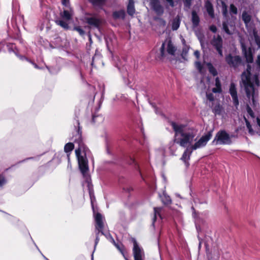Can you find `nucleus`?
I'll return each mask as SVG.
<instances>
[{
    "instance_id": "nucleus-1",
    "label": "nucleus",
    "mask_w": 260,
    "mask_h": 260,
    "mask_svg": "<svg viewBox=\"0 0 260 260\" xmlns=\"http://www.w3.org/2000/svg\"><path fill=\"white\" fill-rule=\"evenodd\" d=\"M174 133V140L169 144L170 153L172 155H175L177 149L176 144L186 147L197 140L198 130L192 126L179 122L170 121Z\"/></svg>"
},
{
    "instance_id": "nucleus-2",
    "label": "nucleus",
    "mask_w": 260,
    "mask_h": 260,
    "mask_svg": "<svg viewBox=\"0 0 260 260\" xmlns=\"http://www.w3.org/2000/svg\"><path fill=\"white\" fill-rule=\"evenodd\" d=\"M248 66V68H249ZM242 83L244 85L247 98L251 99L252 106L255 110L258 108V104L257 101V93L254 88V85H259L260 74H256L252 79L250 78V71L247 69L246 72L242 73L241 76Z\"/></svg>"
},
{
    "instance_id": "nucleus-3",
    "label": "nucleus",
    "mask_w": 260,
    "mask_h": 260,
    "mask_svg": "<svg viewBox=\"0 0 260 260\" xmlns=\"http://www.w3.org/2000/svg\"><path fill=\"white\" fill-rule=\"evenodd\" d=\"M77 137L78 138L74 141L75 143L78 144V148L75 150V153L78 158L81 172L85 176L88 170V161L86 157L88 149L83 143L81 135L78 134Z\"/></svg>"
},
{
    "instance_id": "nucleus-4",
    "label": "nucleus",
    "mask_w": 260,
    "mask_h": 260,
    "mask_svg": "<svg viewBox=\"0 0 260 260\" xmlns=\"http://www.w3.org/2000/svg\"><path fill=\"white\" fill-rule=\"evenodd\" d=\"M212 136V132H209L206 134L202 136L198 140L195 141L194 142H196L194 144L192 143L188 145L186 147V148L183 152L181 159L185 164H187V161L190 159L192 151L205 147L208 142L211 139Z\"/></svg>"
},
{
    "instance_id": "nucleus-5",
    "label": "nucleus",
    "mask_w": 260,
    "mask_h": 260,
    "mask_svg": "<svg viewBox=\"0 0 260 260\" xmlns=\"http://www.w3.org/2000/svg\"><path fill=\"white\" fill-rule=\"evenodd\" d=\"M247 112L253 119V128H252V126L250 125L249 122L245 118L246 126L248 129L249 133L251 135H254L255 133H257L260 135V118L257 117L255 119H254L253 112L248 105H247Z\"/></svg>"
},
{
    "instance_id": "nucleus-6",
    "label": "nucleus",
    "mask_w": 260,
    "mask_h": 260,
    "mask_svg": "<svg viewBox=\"0 0 260 260\" xmlns=\"http://www.w3.org/2000/svg\"><path fill=\"white\" fill-rule=\"evenodd\" d=\"M74 14L73 11L71 8L70 10H64L60 13V18L55 20V22L58 25L65 29L69 28L68 21L72 19Z\"/></svg>"
},
{
    "instance_id": "nucleus-7",
    "label": "nucleus",
    "mask_w": 260,
    "mask_h": 260,
    "mask_svg": "<svg viewBox=\"0 0 260 260\" xmlns=\"http://www.w3.org/2000/svg\"><path fill=\"white\" fill-rule=\"evenodd\" d=\"M131 241L133 243V253L135 260H144L145 258V254L143 249L138 244L136 240L131 238ZM125 260H128L125 257Z\"/></svg>"
},
{
    "instance_id": "nucleus-8",
    "label": "nucleus",
    "mask_w": 260,
    "mask_h": 260,
    "mask_svg": "<svg viewBox=\"0 0 260 260\" xmlns=\"http://www.w3.org/2000/svg\"><path fill=\"white\" fill-rule=\"evenodd\" d=\"M176 48L173 45L171 41L162 43L160 48V54L162 57L167 56V54L174 55Z\"/></svg>"
},
{
    "instance_id": "nucleus-9",
    "label": "nucleus",
    "mask_w": 260,
    "mask_h": 260,
    "mask_svg": "<svg viewBox=\"0 0 260 260\" xmlns=\"http://www.w3.org/2000/svg\"><path fill=\"white\" fill-rule=\"evenodd\" d=\"M232 136H230L225 131L222 130L219 131L214 139L217 143L220 144H230L232 143L231 138Z\"/></svg>"
},
{
    "instance_id": "nucleus-10",
    "label": "nucleus",
    "mask_w": 260,
    "mask_h": 260,
    "mask_svg": "<svg viewBox=\"0 0 260 260\" xmlns=\"http://www.w3.org/2000/svg\"><path fill=\"white\" fill-rule=\"evenodd\" d=\"M211 44L216 50L220 56H223L222 53V39L219 35L214 36L211 41Z\"/></svg>"
},
{
    "instance_id": "nucleus-11",
    "label": "nucleus",
    "mask_w": 260,
    "mask_h": 260,
    "mask_svg": "<svg viewBox=\"0 0 260 260\" xmlns=\"http://www.w3.org/2000/svg\"><path fill=\"white\" fill-rule=\"evenodd\" d=\"M225 61L231 67L237 68L242 63L241 58L239 56H232L229 54L225 57Z\"/></svg>"
},
{
    "instance_id": "nucleus-12",
    "label": "nucleus",
    "mask_w": 260,
    "mask_h": 260,
    "mask_svg": "<svg viewBox=\"0 0 260 260\" xmlns=\"http://www.w3.org/2000/svg\"><path fill=\"white\" fill-rule=\"evenodd\" d=\"M95 221V229L99 233L104 235L103 229L104 227V217L99 213L94 214Z\"/></svg>"
},
{
    "instance_id": "nucleus-13",
    "label": "nucleus",
    "mask_w": 260,
    "mask_h": 260,
    "mask_svg": "<svg viewBox=\"0 0 260 260\" xmlns=\"http://www.w3.org/2000/svg\"><path fill=\"white\" fill-rule=\"evenodd\" d=\"M7 47L8 48L9 51L10 52H13L15 54V55L20 59H21L22 60H25L27 61L28 62H29L30 63H31L36 69H41L36 63H35L33 61H31L30 60H29L27 58L25 57L24 56H22V55H19L18 53V51H17V50H16V46H15V45H14V44H9V45H7Z\"/></svg>"
},
{
    "instance_id": "nucleus-14",
    "label": "nucleus",
    "mask_w": 260,
    "mask_h": 260,
    "mask_svg": "<svg viewBox=\"0 0 260 260\" xmlns=\"http://www.w3.org/2000/svg\"><path fill=\"white\" fill-rule=\"evenodd\" d=\"M241 45L243 53L244 54L248 62L251 63L253 61V49L251 47H247L244 42L241 41Z\"/></svg>"
},
{
    "instance_id": "nucleus-15",
    "label": "nucleus",
    "mask_w": 260,
    "mask_h": 260,
    "mask_svg": "<svg viewBox=\"0 0 260 260\" xmlns=\"http://www.w3.org/2000/svg\"><path fill=\"white\" fill-rule=\"evenodd\" d=\"M225 20L222 22V30L228 35L233 34L235 26L234 22L230 21L229 18H225Z\"/></svg>"
},
{
    "instance_id": "nucleus-16",
    "label": "nucleus",
    "mask_w": 260,
    "mask_h": 260,
    "mask_svg": "<svg viewBox=\"0 0 260 260\" xmlns=\"http://www.w3.org/2000/svg\"><path fill=\"white\" fill-rule=\"evenodd\" d=\"M150 5L157 15H161L163 14L164 8L160 5L159 0H151Z\"/></svg>"
},
{
    "instance_id": "nucleus-17",
    "label": "nucleus",
    "mask_w": 260,
    "mask_h": 260,
    "mask_svg": "<svg viewBox=\"0 0 260 260\" xmlns=\"http://www.w3.org/2000/svg\"><path fill=\"white\" fill-rule=\"evenodd\" d=\"M85 19L89 25L96 28H99L102 23V20L95 16L86 17Z\"/></svg>"
},
{
    "instance_id": "nucleus-18",
    "label": "nucleus",
    "mask_w": 260,
    "mask_h": 260,
    "mask_svg": "<svg viewBox=\"0 0 260 260\" xmlns=\"http://www.w3.org/2000/svg\"><path fill=\"white\" fill-rule=\"evenodd\" d=\"M230 93L233 99L234 105L237 107L239 105V101L237 96V92L236 86L234 83H232L230 85Z\"/></svg>"
},
{
    "instance_id": "nucleus-19",
    "label": "nucleus",
    "mask_w": 260,
    "mask_h": 260,
    "mask_svg": "<svg viewBox=\"0 0 260 260\" xmlns=\"http://www.w3.org/2000/svg\"><path fill=\"white\" fill-rule=\"evenodd\" d=\"M211 91L214 93H220L222 92L221 84L218 77L215 80V87L211 89Z\"/></svg>"
},
{
    "instance_id": "nucleus-20",
    "label": "nucleus",
    "mask_w": 260,
    "mask_h": 260,
    "mask_svg": "<svg viewBox=\"0 0 260 260\" xmlns=\"http://www.w3.org/2000/svg\"><path fill=\"white\" fill-rule=\"evenodd\" d=\"M191 21L193 27H197L200 23V18L195 11L191 13Z\"/></svg>"
},
{
    "instance_id": "nucleus-21",
    "label": "nucleus",
    "mask_w": 260,
    "mask_h": 260,
    "mask_svg": "<svg viewBox=\"0 0 260 260\" xmlns=\"http://www.w3.org/2000/svg\"><path fill=\"white\" fill-rule=\"evenodd\" d=\"M180 24V19L179 16L174 18L171 22V27L173 30H177Z\"/></svg>"
},
{
    "instance_id": "nucleus-22",
    "label": "nucleus",
    "mask_w": 260,
    "mask_h": 260,
    "mask_svg": "<svg viewBox=\"0 0 260 260\" xmlns=\"http://www.w3.org/2000/svg\"><path fill=\"white\" fill-rule=\"evenodd\" d=\"M205 8L206 9V10H207L209 15L211 18H214V10H213L212 4L208 1L206 2V4H205Z\"/></svg>"
},
{
    "instance_id": "nucleus-23",
    "label": "nucleus",
    "mask_w": 260,
    "mask_h": 260,
    "mask_svg": "<svg viewBox=\"0 0 260 260\" xmlns=\"http://www.w3.org/2000/svg\"><path fill=\"white\" fill-rule=\"evenodd\" d=\"M125 17V11L123 10L115 11L113 13V17L115 19H123Z\"/></svg>"
},
{
    "instance_id": "nucleus-24",
    "label": "nucleus",
    "mask_w": 260,
    "mask_h": 260,
    "mask_svg": "<svg viewBox=\"0 0 260 260\" xmlns=\"http://www.w3.org/2000/svg\"><path fill=\"white\" fill-rule=\"evenodd\" d=\"M127 11L129 15H133L135 12L134 7V3L133 0H129V3L127 6Z\"/></svg>"
},
{
    "instance_id": "nucleus-25",
    "label": "nucleus",
    "mask_w": 260,
    "mask_h": 260,
    "mask_svg": "<svg viewBox=\"0 0 260 260\" xmlns=\"http://www.w3.org/2000/svg\"><path fill=\"white\" fill-rule=\"evenodd\" d=\"M242 20L244 22L246 26H247L248 24L250 22L251 19V16L248 14L246 11H244L242 15Z\"/></svg>"
},
{
    "instance_id": "nucleus-26",
    "label": "nucleus",
    "mask_w": 260,
    "mask_h": 260,
    "mask_svg": "<svg viewBox=\"0 0 260 260\" xmlns=\"http://www.w3.org/2000/svg\"><path fill=\"white\" fill-rule=\"evenodd\" d=\"M161 210V208H160V207L154 208V217L152 219L153 225H154V222L156 221L157 216H158L160 218H161V217L160 215Z\"/></svg>"
},
{
    "instance_id": "nucleus-27",
    "label": "nucleus",
    "mask_w": 260,
    "mask_h": 260,
    "mask_svg": "<svg viewBox=\"0 0 260 260\" xmlns=\"http://www.w3.org/2000/svg\"><path fill=\"white\" fill-rule=\"evenodd\" d=\"M221 11H222L223 17L225 18H229L228 7H227L226 4L223 1H221Z\"/></svg>"
},
{
    "instance_id": "nucleus-28",
    "label": "nucleus",
    "mask_w": 260,
    "mask_h": 260,
    "mask_svg": "<svg viewBox=\"0 0 260 260\" xmlns=\"http://www.w3.org/2000/svg\"><path fill=\"white\" fill-rule=\"evenodd\" d=\"M162 202L165 205H169L171 203V200L169 196L164 193L162 196H160Z\"/></svg>"
},
{
    "instance_id": "nucleus-29",
    "label": "nucleus",
    "mask_w": 260,
    "mask_h": 260,
    "mask_svg": "<svg viewBox=\"0 0 260 260\" xmlns=\"http://www.w3.org/2000/svg\"><path fill=\"white\" fill-rule=\"evenodd\" d=\"M93 5L99 7L103 6L106 3L107 0H89Z\"/></svg>"
},
{
    "instance_id": "nucleus-30",
    "label": "nucleus",
    "mask_w": 260,
    "mask_h": 260,
    "mask_svg": "<svg viewBox=\"0 0 260 260\" xmlns=\"http://www.w3.org/2000/svg\"><path fill=\"white\" fill-rule=\"evenodd\" d=\"M190 49L189 46L186 44H184V46L183 47L182 52L181 53V56L182 58L184 59H186V57H187L188 52Z\"/></svg>"
},
{
    "instance_id": "nucleus-31",
    "label": "nucleus",
    "mask_w": 260,
    "mask_h": 260,
    "mask_svg": "<svg viewBox=\"0 0 260 260\" xmlns=\"http://www.w3.org/2000/svg\"><path fill=\"white\" fill-rule=\"evenodd\" d=\"M74 144L72 143H68L66 144L64 147V150L66 153L72 151L74 148Z\"/></svg>"
},
{
    "instance_id": "nucleus-32",
    "label": "nucleus",
    "mask_w": 260,
    "mask_h": 260,
    "mask_svg": "<svg viewBox=\"0 0 260 260\" xmlns=\"http://www.w3.org/2000/svg\"><path fill=\"white\" fill-rule=\"evenodd\" d=\"M213 111L215 114H220L222 111V107L219 105H216L213 108Z\"/></svg>"
},
{
    "instance_id": "nucleus-33",
    "label": "nucleus",
    "mask_w": 260,
    "mask_h": 260,
    "mask_svg": "<svg viewBox=\"0 0 260 260\" xmlns=\"http://www.w3.org/2000/svg\"><path fill=\"white\" fill-rule=\"evenodd\" d=\"M109 237H110V239L111 240V242L113 243V244L115 245V246L117 247V248L121 252V253H122V254L123 255V256H124V257H126L124 255V252H123V249H122V246H120L117 244H116L114 239H113V238L110 236L109 235Z\"/></svg>"
},
{
    "instance_id": "nucleus-34",
    "label": "nucleus",
    "mask_w": 260,
    "mask_h": 260,
    "mask_svg": "<svg viewBox=\"0 0 260 260\" xmlns=\"http://www.w3.org/2000/svg\"><path fill=\"white\" fill-rule=\"evenodd\" d=\"M238 13V10L234 4H231L230 7V13L232 15H236Z\"/></svg>"
},
{
    "instance_id": "nucleus-35",
    "label": "nucleus",
    "mask_w": 260,
    "mask_h": 260,
    "mask_svg": "<svg viewBox=\"0 0 260 260\" xmlns=\"http://www.w3.org/2000/svg\"><path fill=\"white\" fill-rule=\"evenodd\" d=\"M196 67L200 73H203V66L201 62L196 61L195 63Z\"/></svg>"
},
{
    "instance_id": "nucleus-36",
    "label": "nucleus",
    "mask_w": 260,
    "mask_h": 260,
    "mask_svg": "<svg viewBox=\"0 0 260 260\" xmlns=\"http://www.w3.org/2000/svg\"><path fill=\"white\" fill-rule=\"evenodd\" d=\"M7 180L2 175H0V187H2L3 185L6 184Z\"/></svg>"
},
{
    "instance_id": "nucleus-37",
    "label": "nucleus",
    "mask_w": 260,
    "mask_h": 260,
    "mask_svg": "<svg viewBox=\"0 0 260 260\" xmlns=\"http://www.w3.org/2000/svg\"><path fill=\"white\" fill-rule=\"evenodd\" d=\"M87 185H88V188H89V195H90V199H91V202L92 204V202H93L92 191L91 190V188L90 187V182H89V181L87 180Z\"/></svg>"
},
{
    "instance_id": "nucleus-38",
    "label": "nucleus",
    "mask_w": 260,
    "mask_h": 260,
    "mask_svg": "<svg viewBox=\"0 0 260 260\" xmlns=\"http://www.w3.org/2000/svg\"><path fill=\"white\" fill-rule=\"evenodd\" d=\"M74 29L78 31L81 36H83L85 34L84 31L79 26L75 27Z\"/></svg>"
},
{
    "instance_id": "nucleus-39",
    "label": "nucleus",
    "mask_w": 260,
    "mask_h": 260,
    "mask_svg": "<svg viewBox=\"0 0 260 260\" xmlns=\"http://www.w3.org/2000/svg\"><path fill=\"white\" fill-rule=\"evenodd\" d=\"M206 97L207 99L210 101H213L214 100V96L212 93L209 92H206Z\"/></svg>"
},
{
    "instance_id": "nucleus-40",
    "label": "nucleus",
    "mask_w": 260,
    "mask_h": 260,
    "mask_svg": "<svg viewBox=\"0 0 260 260\" xmlns=\"http://www.w3.org/2000/svg\"><path fill=\"white\" fill-rule=\"evenodd\" d=\"M100 233H99V231H97L96 232V238H95V244H94V250H93V252L95 251V248H96V247L99 243V241L100 240L99 239V234Z\"/></svg>"
},
{
    "instance_id": "nucleus-41",
    "label": "nucleus",
    "mask_w": 260,
    "mask_h": 260,
    "mask_svg": "<svg viewBox=\"0 0 260 260\" xmlns=\"http://www.w3.org/2000/svg\"><path fill=\"white\" fill-rule=\"evenodd\" d=\"M192 0H184V5L185 7L190 8L191 5Z\"/></svg>"
},
{
    "instance_id": "nucleus-42",
    "label": "nucleus",
    "mask_w": 260,
    "mask_h": 260,
    "mask_svg": "<svg viewBox=\"0 0 260 260\" xmlns=\"http://www.w3.org/2000/svg\"><path fill=\"white\" fill-rule=\"evenodd\" d=\"M209 71L213 75L216 76L217 74V71L216 69L212 66H211L209 68Z\"/></svg>"
},
{
    "instance_id": "nucleus-43",
    "label": "nucleus",
    "mask_w": 260,
    "mask_h": 260,
    "mask_svg": "<svg viewBox=\"0 0 260 260\" xmlns=\"http://www.w3.org/2000/svg\"><path fill=\"white\" fill-rule=\"evenodd\" d=\"M210 30L213 32H215L217 31V28L215 25H212L210 26Z\"/></svg>"
},
{
    "instance_id": "nucleus-44",
    "label": "nucleus",
    "mask_w": 260,
    "mask_h": 260,
    "mask_svg": "<svg viewBox=\"0 0 260 260\" xmlns=\"http://www.w3.org/2000/svg\"><path fill=\"white\" fill-rule=\"evenodd\" d=\"M166 1H167V2L169 4V5L171 7H173L175 6L174 0H166Z\"/></svg>"
},
{
    "instance_id": "nucleus-45",
    "label": "nucleus",
    "mask_w": 260,
    "mask_h": 260,
    "mask_svg": "<svg viewBox=\"0 0 260 260\" xmlns=\"http://www.w3.org/2000/svg\"><path fill=\"white\" fill-rule=\"evenodd\" d=\"M256 63L259 69H260V55L257 56V58L256 60Z\"/></svg>"
},
{
    "instance_id": "nucleus-46",
    "label": "nucleus",
    "mask_w": 260,
    "mask_h": 260,
    "mask_svg": "<svg viewBox=\"0 0 260 260\" xmlns=\"http://www.w3.org/2000/svg\"><path fill=\"white\" fill-rule=\"evenodd\" d=\"M62 4L63 5L68 7L69 4V0H62Z\"/></svg>"
},
{
    "instance_id": "nucleus-47",
    "label": "nucleus",
    "mask_w": 260,
    "mask_h": 260,
    "mask_svg": "<svg viewBox=\"0 0 260 260\" xmlns=\"http://www.w3.org/2000/svg\"><path fill=\"white\" fill-rule=\"evenodd\" d=\"M158 20L162 26H165L166 25V22L165 20L162 18H159Z\"/></svg>"
},
{
    "instance_id": "nucleus-48",
    "label": "nucleus",
    "mask_w": 260,
    "mask_h": 260,
    "mask_svg": "<svg viewBox=\"0 0 260 260\" xmlns=\"http://www.w3.org/2000/svg\"><path fill=\"white\" fill-rule=\"evenodd\" d=\"M194 55L197 57V58H199L200 57V52L198 50H196L194 52Z\"/></svg>"
},
{
    "instance_id": "nucleus-49",
    "label": "nucleus",
    "mask_w": 260,
    "mask_h": 260,
    "mask_svg": "<svg viewBox=\"0 0 260 260\" xmlns=\"http://www.w3.org/2000/svg\"><path fill=\"white\" fill-rule=\"evenodd\" d=\"M46 68L48 69L49 72L51 73V74H54L55 73V72H54L52 70H51L50 68H49L48 66H46Z\"/></svg>"
},
{
    "instance_id": "nucleus-50",
    "label": "nucleus",
    "mask_w": 260,
    "mask_h": 260,
    "mask_svg": "<svg viewBox=\"0 0 260 260\" xmlns=\"http://www.w3.org/2000/svg\"><path fill=\"white\" fill-rule=\"evenodd\" d=\"M97 57V56L96 55H95L92 58V62L91 63V65L93 66V63H94V60H95L96 58Z\"/></svg>"
},
{
    "instance_id": "nucleus-51",
    "label": "nucleus",
    "mask_w": 260,
    "mask_h": 260,
    "mask_svg": "<svg viewBox=\"0 0 260 260\" xmlns=\"http://www.w3.org/2000/svg\"><path fill=\"white\" fill-rule=\"evenodd\" d=\"M181 42H182L183 46H184V44H185V41L184 39L182 37V39H181Z\"/></svg>"
},
{
    "instance_id": "nucleus-52",
    "label": "nucleus",
    "mask_w": 260,
    "mask_h": 260,
    "mask_svg": "<svg viewBox=\"0 0 260 260\" xmlns=\"http://www.w3.org/2000/svg\"><path fill=\"white\" fill-rule=\"evenodd\" d=\"M256 41L257 44L258 46V48H259V49H260V41H258L256 39Z\"/></svg>"
},
{
    "instance_id": "nucleus-53",
    "label": "nucleus",
    "mask_w": 260,
    "mask_h": 260,
    "mask_svg": "<svg viewBox=\"0 0 260 260\" xmlns=\"http://www.w3.org/2000/svg\"><path fill=\"white\" fill-rule=\"evenodd\" d=\"M95 118H96V116L93 115V117H92V120H93V122H95Z\"/></svg>"
},
{
    "instance_id": "nucleus-54",
    "label": "nucleus",
    "mask_w": 260,
    "mask_h": 260,
    "mask_svg": "<svg viewBox=\"0 0 260 260\" xmlns=\"http://www.w3.org/2000/svg\"><path fill=\"white\" fill-rule=\"evenodd\" d=\"M154 108H155V113L157 114L158 112H157V110L156 108L155 107H154Z\"/></svg>"
},
{
    "instance_id": "nucleus-55",
    "label": "nucleus",
    "mask_w": 260,
    "mask_h": 260,
    "mask_svg": "<svg viewBox=\"0 0 260 260\" xmlns=\"http://www.w3.org/2000/svg\"><path fill=\"white\" fill-rule=\"evenodd\" d=\"M44 257V258L46 259V260H49L46 257H45L44 256H43Z\"/></svg>"
}]
</instances>
